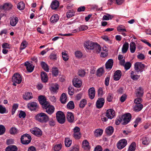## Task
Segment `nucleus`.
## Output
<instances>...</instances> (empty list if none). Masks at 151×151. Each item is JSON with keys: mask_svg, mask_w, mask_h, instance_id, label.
Masks as SVG:
<instances>
[{"mask_svg": "<svg viewBox=\"0 0 151 151\" xmlns=\"http://www.w3.org/2000/svg\"><path fill=\"white\" fill-rule=\"evenodd\" d=\"M35 119L41 123H46L49 120V117L45 113L41 112L37 114L35 116Z\"/></svg>", "mask_w": 151, "mask_h": 151, "instance_id": "f257e3e1", "label": "nucleus"}, {"mask_svg": "<svg viewBox=\"0 0 151 151\" xmlns=\"http://www.w3.org/2000/svg\"><path fill=\"white\" fill-rule=\"evenodd\" d=\"M31 139V136L27 133L24 134L21 138V143L24 145L29 144L30 142Z\"/></svg>", "mask_w": 151, "mask_h": 151, "instance_id": "f03ea898", "label": "nucleus"}, {"mask_svg": "<svg viewBox=\"0 0 151 151\" xmlns=\"http://www.w3.org/2000/svg\"><path fill=\"white\" fill-rule=\"evenodd\" d=\"M56 118L57 121L60 124H63L65 122V115L61 111H59L56 113Z\"/></svg>", "mask_w": 151, "mask_h": 151, "instance_id": "7ed1b4c3", "label": "nucleus"}, {"mask_svg": "<svg viewBox=\"0 0 151 151\" xmlns=\"http://www.w3.org/2000/svg\"><path fill=\"white\" fill-rule=\"evenodd\" d=\"M22 81V78L19 74H15L12 77V81L13 82V85L14 86H16V83L19 84Z\"/></svg>", "mask_w": 151, "mask_h": 151, "instance_id": "20e7f679", "label": "nucleus"}, {"mask_svg": "<svg viewBox=\"0 0 151 151\" xmlns=\"http://www.w3.org/2000/svg\"><path fill=\"white\" fill-rule=\"evenodd\" d=\"M122 117L123 125H126L128 124L132 118L131 114L128 113L124 114Z\"/></svg>", "mask_w": 151, "mask_h": 151, "instance_id": "39448f33", "label": "nucleus"}, {"mask_svg": "<svg viewBox=\"0 0 151 151\" xmlns=\"http://www.w3.org/2000/svg\"><path fill=\"white\" fill-rule=\"evenodd\" d=\"M127 141L125 139H122L119 140L117 144V147L121 150L124 148L127 144Z\"/></svg>", "mask_w": 151, "mask_h": 151, "instance_id": "423d86ee", "label": "nucleus"}, {"mask_svg": "<svg viewBox=\"0 0 151 151\" xmlns=\"http://www.w3.org/2000/svg\"><path fill=\"white\" fill-rule=\"evenodd\" d=\"M13 7V6L11 3H5L3 5L0 6V10L8 11L12 9Z\"/></svg>", "mask_w": 151, "mask_h": 151, "instance_id": "0eeeda50", "label": "nucleus"}, {"mask_svg": "<svg viewBox=\"0 0 151 151\" xmlns=\"http://www.w3.org/2000/svg\"><path fill=\"white\" fill-rule=\"evenodd\" d=\"M43 106L42 108L46 109V112L48 114H51L54 112L55 108L53 106L49 105V103L45 106L44 105Z\"/></svg>", "mask_w": 151, "mask_h": 151, "instance_id": "6e6552de", "label": "nucleus"}, {"mask_svg": "<svg viewBox=\"0 0 151 151\" xmlns=\"http://www.w3.org/2000/svg\"><path fill=\"white\" fill-rule=\"evenodd\" d=\"M144 68V65L142 63L137 62L134 64V69L137 72H142Z\"/></svg>", "mask_w": 151, "mask_h": 151, "instance_id": "1a4fd4ad", "label": "nucleus"}, {"mask_svg": "<svg viewBox=\"0 0 151 151\" xmlns=\"http://www.w3.org/2000/svg\"><path fill=\"white\" fill-rule=\"evenodd\" d=\"M9 20L10 24L13 27L15 26L19 21L18 18L14 16L11 17Z\"/></svg>", "mask_w": 151, "mask_h": 151, "instance_id": "9d476101", "label": "nucleus"}, {"mask_svg": "<svg viewBox=\"0 0 151 151\" xmlns=\"http://www.w3.org/2000/svg\"><path fill=\"white\" fill-rule=\"evenodd\" d=\"M27 107L31 111H34L38 108V105L35 102H32L29 103L27 104Z\"/></svg>", "mask_w": 151, "mask_h": 151, "instance_id": "9b49d317", "label": "nucleus"}, {"mask_svg": "<svg viewBox=\"0 0 151 151\" xmlns=\"http://www.w3.org/2000/svg\"><path fill=\"white\" fill-rule=\"evenodd\" d=\"M115 115V112L112 109H109L107 110L106 114V116L108 119H112Z\"/></svg>", "mask_w": 151, "mask_h": 151, "instance_id": "f8f14e48", "label": "nucleus"}, {"mask_svg": "<svg viewBox=\"0 0 151 151\" xmlns=\"http://www.w3.org/2000/svg\"><path fill=\"white\" fill-rule=\"evenodd\" d=\"M104 99L103 98H99L97 101L96 105L97 108L100 109L103 106L104 103Z\"/></svg>", "mask_w": 151, "mask_h": 151, "instance_id": "ddd939ff", "label": "nucleus"}, {"mask_svg": "<svg viewBox=\"0 0 151 151\" xmlns=\"http://www.w3.org/2000/svg\"><path fill=\"white\" fill-rule=\"evenodd\" d=\"M73 86L77 88L81 87L82 85L81 81L77 78H74L73 80Z\"/></svg>", "mask_w": 151, "mask_h": 151, "instance_id": "4468645a", "label": "nucleus"}, {"mask_svg": "<svg viewBox=\"0 0 151 151\" xmlns=\"http://www.w3.org/2000/svg\"><path fill=\"white\" fill-rule=\"evenodd\" d=\"M94 43L89 41L86 42L84 44V47L88 50H93Z\"/></svg>", "mask_w": 151, "mask_h": 151, "instance_id": "2eb2a0df", "label": "nucleus"}, {"mask_svg": "<svg viewBox=\"0 0 151 151\" xmlns=\"http://www.w3.org/2000/svg\"><path fill=\"white\" fill-rule=\"evenodd\" d=\"M88 95L91 99H93L94 98L95 95V91L94 87H91L88 89Z\"/></svg>", "mask_w": 151, "mask_h": 151, "instance_id": "dca6fc26", "label": "nucleus"}, {"mask_svg": "<svg viewBox=\"0 0 151 151\" xmlns=\"http://www.w3.org/2000/svg\"><path fill=\"white\" fill-rule=\"evenodd\" d=\"M58 85L56 83L52 84L50 88V91L53 93H56L58 92Z\"/></svg>", "mask_w": 151, "mask_h": 151, "instance_id": "f3484780", "label": "nucleus"}, {"mask_svg": "<svg viewBox=\"0 0 151 151\" xmlns=\"http://www.w3.org/2000/svg\"><path fill=\"white\" fill-rule=\"evenodd\" d=\"M25 65L26 66L28 72L30 73L33 71L34 66L31 63L27 61L25 63Z\"/></svg>", "mask_w": 151, "mask_h": 151, "instance_id": "a211bd4d", "label": "nucleus"}, {"mask_svg": "<svg viewBox=\"0 0 151 151\" xmlns=\"http://www.w3.org/2000/svg\"><path fill=\"white\" fill-rule=\"evenodd\" d=\"M38 99L39 102L42 105V107L44 105L45 106L48 103L46 101V99L44 96H39Z\"/></svg>", "mask_w": 151, "mask_h": 151, "instance_id": "6ab92c4d", "label": "nucleus"}, {"mask_svg": "<svg viewBox=\"0 0 151 151\" xmlns=\"http://www.w3.org/2000/svg\"><path fill=\"white\" fill-rule=\"evenodd\" d=\"M121 71L119 70H117L114 73V79L115 81H118L121 78L122 76Z\"/></svg>", "mask_w": 151, "mask_h": 151, "instance_id": "aec40b11", "label": "nucleus"}, {"mask_svg": "<svg viewBox=\"0 0 151 151\" xmlns=\"http://www.w3.org/2000/svg\"><path fill=\"white\" fill-rule=\"evenodd\" d=\"M66 118L68 121L70 122H73L74 118L73 114L71 112H68L67 113Z\"/></svg>", "mask_w": 151, "mask_h": 151, "instance_id": "412c9836", "label": "nucleus"}, {"mask_svg": "<svg viewBox=\"0 0 151 151\" xmlns=\"http://www.w3.org/2000/svg\"><path fill=\"white\" fill-rule=\"evenodd\" d=\"M113 63V60L112 59H109L105 64L106 68V69H111L112 67Z\"/></svg>", "mask_w": 151, "mask_h": 151, "instance_id": "4be33fe9", "label": "nucleus"}, {"mask_svg": "<svg viewBox=\"0 0 151 151\" xmlns=\"http://www.w3.org/2000/svg\"><path fill=\"white\" fill-rule=\"evenodd\" d=\"M82 147L85 150H88L90 149L89 143L86 140H84L82 142Z\"/></svg>", "mask_w": 151, "mask_h": 151, "instance_id": "5701e85b", "label": "nucleus"}, {"mask_svg": "<svg viewBox=\"0 0 151 151\" xmlns=\"http://www.w3.org/2000/svg\"><path fill=\"white\" fill-rule=\"evenodd\" d=\"M59 19L58 15L57 14H54L50 18V21L51 23H56Z\"/></svg>", "mask_w": 151, "mask_h": 151, "instance_id": "b1692460", "label": "nucleus"}, {"mask_svg": "<svg viewBox=\"0 0 151 151\" xmlns=\"http://www.w3.org/2000/svg\"><path fill=\"white\" fill-rule=\"evenodd\" d=\"M59 5V2L58 1L55 0L52 2L50 6L52 9H55L58 7Z\"/></svg>", "mask_w": 151, "mask_h": 151, "instance_id": "393cba45", "label": "nucleus"}, {"mask_svg": "<svg viewBox=\"0 0 151 151\" xmlns=\"http://www.w3.org/2000/svg\"><path fill=\"white\" fill-rule=\"evenodd\" d=\"M130 77L134 80H137L139 78L140 76L137 75L134 71H132L130 73Z\"/></svg>", "mask_w": 151, "mask_h": 151, "instance_id": "a878e982", "label": "nucleus"}, {"mask_svg": "<svg viewBox=\"0 0 151 151\" xmlns=\"http://www.w3.org/2000/svg\"><path fill=\"white\" fill-rule=\"evenodd\" d=\"M41 78L43 82H46L48 80L47 74L44 72H42L41 74Z\"/></svg>", "mask_w": 151, "mask_h": 151, "instance_id": "bb28decb", "label": "nucleus"}, {"mask_svg": "<svg viewBox=\"0 0 151 151\" xmlns=\"http://www.w3.org/2000/svg\"><path fill=\"white\" fill-rule=\"evenodd\" d=\"M23 99L26 100L31 99L33 98L32 94L30 92L26 93L23 96Z\"/></svg>", "mask_w": 151, "mask_h": 151, "instance_id": "cd10ccee", "label": "nucleus"}, {"mask_svg": "<svg viewBox=\"0 0 151 151\" xmlns=\"http://www.w3.org/2000/svg\"><path fill=\"white\" fill-rule=\"evenodd\" d=\"M136 47L135 43L132 41L131 42L130 44V50L131 53H134L135 52L136 50Z\"/></svg>", "mask_w": 151, "mask_h": 151, "instance_id": "c85d7f7f", "label": "nucleus"}, {"mask_svg": "<svg viewBox=\"0 0 151 151\" xmlns=\"http://www.w3.org/2000/svg\"><path fill=\"white\" fill-rule=\"evenodd\" d=\"M143 106L142 104H135L134 106V110L136 111H139L142 110Z\"/></svg>", "mask_w": 151, "mask_h": 151, "instance_id": "c756f323", "label": "nucleus"}, {"mask_svg": "<svg viewBox=\"0 0 151 151\" xmlns=\"http://www.w3.org/2000/svg\"><path fill=\"white\" fill-rule=\"evenodd\" d=\"M129 43L126 42L123 45L122 48V52L123 53H126L129 48Z\"/></svg>", "mask_w": 151, "mask_h": 151, "instance_id": "7c9ffc66", "label": "nucleus"}, {"mask_svg": "<svg viewBox=\"0 0 151 151\" xmlns=\"http://www.w3.org/2000/svg\"><path fill=\"white\" fill-rule=\"evenodd\" d=\"M93 46V50L97 53L100 52L101 49L100 45L96 43H94Z\"/></svg>", "mask_w": 151, "mask_h": 151, "instance_id": "2f4dec72", "label": "nucleus"}, {"mask_svg": "<svg viewBox=\"0 0 151 151\" xmlns=\"http://www.w3.org/2000/svg\"><path fill=\"white\" fill-rule=\"evenodd\" d=\"M67 97L66 94L65 93L62 94L60 97V101L62 104H65L67 102Z\"/></svg>", "mask_w": 151, "mask_h": 151, "instance_id": "473e14b6", "label": "nucleus"}, {"mask_svg": "<svg viewBox=\"0 0 151 151\" xmlns=\"http://www.w3.org/2000/svg\"><path fill=\"white\" fill-rule=\"evenodd\" d=\"M143 93V90L141 87H139L137 89L136 94L137 96H142Z\"/></svg>", "mask_w": 151, "mask_h": 151, "instance_id": "72a5a7b5", "label": "nucleus"}, {"mask_svg": "<svg viewBox=\"0 0 151 151\" xmlns=\"http://www.w3.org/2000/svg\"><path fill=\"white\" fill-rule=\"evenodd\" d=\"M6 151H17V147L14 145H10L7 147L6 149Z\"/></svg>", "mask_w": 151, "mask_h": 151, "instance_id": "f704fd0d", "label": "nucleus"}, {"mask_svg": "<svg viewBox=\"0 0 151 151\" xmlns=\"http://www.w3.org/2000/svg\"><path fill=\"white\" fill-rule=\"evenodd\" d=\"M136 144L133 142L129 146L127 151H134L136 149Z\"/></svg>", "mask_w": 151, "mask_h": 151, "instance_id": "c9c22d12", "label": "nucleus"}, {"mask_svg": "<svg viewBox=\"0 0 151 151\" xmlns=\"http://www.w3.org/2000/svg\"><path fill=\"white\" fill-rule=\"evenodd\" d=\"M72 143V141L68 138H66L65 140V145L66 147H69L70 146Z\"/></svg>", "mask_w": 151, "mask_h": 151, "instance_id": "e433bc0d", "label": "nucleus"}, {"mask_svg": "<svg viewBox=\"0 0 151 151\" xmlns=\"http://www.w3.org/2000/svg\"><path fill=\"white\" fill-rule=\"evenodd\" d=\"M41 65L42 68L45 71L47 72H49V68L48 66L46 63L45 62H42L41 63Z\"/></svg>", "mask_w": 151, "mask_h": 151, "instance_id": "4c0bfd02", "label": "nucleus"}, {"mask_svg": "<svg viewBox=\"0 0 151 151\" xmlns=\"http://www.w3.org/2000/svg\"><path fill=\"white\" fill-rule=\"evenodd\" d=\"M75 12L73 10H69L66 13V17L68 18H70L74 16Z\"/></svg>", "mask_w": 151, "mask_h": 151, "instance_id": "58836bf2", "label": "nucleus"}, {"mask_svg": "<svg viewBox=\"0 0 151 151\" xmlns=\"http://www.w3.org/2000/svg\"><path fill=\"white\" fill-rule=\"evenodd\" d=\"M25 7V4L23 2H19L17 5V8L20 10H23Z\"/></svg>", "mask_w": 151, "mask_h": 151, "instance_id": "ea45409f", "label": "nucleus"}, {"mask_svg": "<svg viewBox=\"0 0 151 151\" xmlns=\"http://www.w3.org/2000/svg\"><path fill=\"white\" fill-rule=\"evenodd\" d=\"M113 17V15H110L109 14H106L103 16V20H108L111 19Z\"/></svg>", "mask_w": 151, "mask_h": 151, "instance_id": "a19ab883", "label": "nucleus"}, {"mask_svg": "<svg viewBox=\"0 0 151 151\" xmlns=\"http://www.w3.org/2000/svg\"><path fill=\"white\" fill-rule=\"evenodd\" d=\"M28 42L26 41H23L21 43L20 49L22 50L24 49L27 46Z\"/></svg>", "mask_w": 151, "mask_h": 151, "instance_id": "79ce46f5", "label": "nucleus"}, {"mask_svg": "<svg viewBox=\"0 0 151 151\" xmlns=\"http://www.w3.org/2000/svg\"><path fill=\"white\" fill-rule=\"evenodd\" d=\"M117 31L119 32H126L127 30L125 28V27L123 25H120L117 27Z\"/></svg>", "mask_w": 151, "mask_h": 151, "instance_id": "37998d69", "label": "nucleus"}, {"mask_svg": "<svg viewBox=\"0 0 151 151\" xmlns=\"http://www.w3.org/2000/svg\"><path fill=\"white\" fill-rule=\"evenodd\" d=\"M67 106L68 108L72 109L74 108V104L73 101H70L68 103Z\"/></svg>", "mask_w": 151, "mask_h": 151, "instance_id": "c03bdc74", "label": "nucleus"}, {"mask_svg": "<svg viewBox=\"0 0 151 151\" xmlns=\"http://www.w3.org/2000/svg\"><path fill=\"white\" fill-rule=\"evenodd\" d=\"M87 104V101L85 99H83L80 101L79 106L81 108H83Z\"/></svg>", "mask_w": 151, "mask_h": 151, "instance_id": "a18cd8bd", "label": "nucleus"}, {"mask_svg": "<svg viewBox=\"0 0 151 151\" xmlns=\"http://www.w3.org/2000/svg\"><path fill=\"white\" fill-rule=\"evenodd\" d=\"M104 70L103 68H101L98 69L97 71V75L98 76H101L104 73Z\"/></svg>", "mask_w": 151, "mask_h": 151, "instance_id": "49530a36", "label": "nucleus"}, {"mask_svg": "<svg viewBox=\"0 0 151 151\" xmlns=\"http://www.w3.org/2000/svg\"><path fill=\"white\" fill-rule=\"evenodd\" d=\"M18 107V104H15L13 105L12 109V114L13 115L15 113Z\"/></svg>", "mask_w": 151, "mask_h": 151, "instance_id": "de8ad7c7", "label": "nucleus"}, {"mask_svg": "<svg viewBox=\"0 0 151 151\" xmlns=\"http://www.w3.org/2000/svg\"><path fill=\"white\" fill-rule=\"evenodd\" d=\"M52 73L54 76H57L58 73V68H53L52 70Z\"/></svg>", "mask_w": 151, "mask_h": 151, "instance_id": "09e8293b", "label": "nucleus"}, {"mask_svg": "<svg viewBox=\"0 0 151 151\" xmlns=\"http://www.w3.org/2000/svg\"><path fill=\"white\" fill-rule=\"evenodd\" d=\"M122 116L118 117L115 121V123L117 125H119L121 122L123 124V121Z\"/></svg>", "mask_w": 151, "mask_h": 151, "instance_id": "8fccbe9b", "label": "nucleus"}, {"mask_svg": "<svg viewBox=\"0 0 151 151\" xmlns=\"http://www.w3.org/2000/svg\"><path fill=\"white\" fill-rule=\"evenodd\" d=\"M73 136L75 139H78L81 137V133H74Z\"/></svg>", "mask_w": 151, "mask_h": 151, "instance_id": "3c124183", "label": "nucleus"}, {"mask_svg": "<svg viewBox=\"0 0 151 151\" xmlns=\"http://www.w3.org/2000/svg\"><path fill=\"white\" fill-rule=\"evenodd\" d=\"M75 55L76 57L78 58H81L83 55L82 52L79 51H76L75 52Z\"/></svg>", "mask_w": 151, "mask_h": 151, "instance_id": "603ef678", "label": "nucleus"}, {"mask_svg": "<svg viewBox=\"0 0 151 151\" xmlns=\"http://www.w3.org/2000/svg\"><path fill=\"white\" fill-rule=\"evenodd\" d=\"M62 146V144L60 143L56 145L54 147V150L55 151H58L61 149Z\"/></svg>", "mask_w": 151, "mask_h": 151, "instance_id": "864d4df0", "label": "nucleus"}, {"mask_svg": "<svg viewBox=\"0 0 151 151\" xmlns=\"http://www.w3.org/2000/svg\"><path fill=\"white\" fill-rule=\"evenodd\" d=\"M125 69L127 70H129L131 66V64L129 62H127L123 66Z\"/></svg>", "mask_w": 151, "mask_h": 151, "instance_id": "5fc2aeb1", "label": "nucleus"}, {"mask_svg": "<svg viewBox=\"0 0 151 151\" xmlns=\"http://www.w3.org/2000/svg\"><path fill=\"white\" fill-rule=\"evenodd\" d=\"M79 146L77 145H75L71 147L70 151H79Z\"/></svg>", "mask_w": 151, "mask_h": 151, "instance_id": "6e6d98bb", "label": "nucleus"}, {"mask_svg": "<svg viewBox=\"0 0 151 151\" xmlns=\"http://www.w3.org/2000/svg\"><path fill=\"white\" fill-rule=\"evenodd\" d=\"M31 132H42L41 130L38 128L35 127L30 130Z\"/></svg>", "mask_w": 151, "mask_h": 151, "instance_id": "4d7b16f0", "label": "nucleus"}, {"mask_svg": "<svg viewBox=\"0 0 151 151\" xmlns=\"http://www.w3.org/2000/svg\"><path fill=\"white\" fill-rule=\"evenodd\" d=\"M68 93L70 95H72L74 94V89L71 86H69L68 88Z\"/></svg>", "mask_w": 151, "mask_h": 151, "instance_id": "13d9d810", "label": "nucleus"}, {"mask_svg": "<svg viewBox=\"0 0 151 151\" xmlns=\"http://www.w3.org/2000/svg\"><path fill=\"white\" fill-rule=\"evenodd\" d=\"M150 143L149 138L147 137H145L143 139L142 143L143 145H147Z\"/></svg>", "mask_w": 151, "mask_h": 151, "instance_id": "bf43d9fd", "label": "nucleus"}, {"mask_svg": "<svg viewBox=\"0 0 151 151\" xmlns=\"http://www.w3.org/2000/svg\"><path fill=\"white\" fill-rule=\"evenodd\" d=\"M62 54L63 60L65 61L68 60L69 58L67 54L64 52H62Z\"/></svg>", "mask_w": 151, "mask_h": 151, "instance_id": "052dcab7", "label": "nucleus"}, {"mask_svg": "<svg viewBox=\"0 0 151 151\" xmlns=\"http://www.w3.org/2000/svg\"><path fill=\"white\" fill-rule=\"evenodd\" d=\"M101 38L104 40L108 42L109 43H111V41L107 36H103L101 37Z\"/></svg>", "mask_w": 151, "mask_h": 151, "instance_id": "680f3d73", "label": "nucleus"}, {"mask_svg": "<svg viewBox=\"0 0 151 151\" xmlns=\"http://www.w3.org/2000/svg\"><path fill=\"white\" fill-rule=\"evenodd\" d=\"M88 28V27L86 25H82L79 27V29L78 30L81 31L86 30Z\"/></svg>", "mask_w": 151, "mask_h": 151, "instance_id": "e2e57ef3", "label": "nucleus"}, {"mask_svg": "<svg viewBox=\"0 0 151 151\" xmlns=\"http://www.w3.org/2000/svg\"><path fill=\"white\" fill-rule=\"evenodd\" d=\"M114 128L111 126H109L107 127L105 130V132H113Z\"/></svg>", "mask_w": 151, "mask_h": 151, "instance_id": "0e129e2a", "label": "nucleus"}, {"mask_svg": "<svg viewBox=\"0 0 151 151\" xmlns=\"http://www.w3.org/2000/svg\"><path fill=\"white\" fill-rule=\"evenodd\" d=\"M142 99L140 98H138L134 100V103L135 104H141V103L142 102Z\"/></svg>", "mask_w": 151, "mask_h": 151, "instance_id": "69168bd1", "label": "nucleus"}, {"mask_svg": "<svg viewBox=\"0 0 151 151\" xmlns=\"http://www.w3.org/2000/svg\"><path fill=\"white\" fill-rule=\"evenodd\" d=\"M25 113L22 111H21L19 114V116L20 118H24L26 116Z\"/></svg>", "mask_w": 151, "mask_h": 151, "instance_id": "338daca9", "label": "nucleus"}, {"mask_svg": "<svg viewBox=\"0 0 151 151\" xmlns=\"http://www.w3.org/2000/svg\"><path fill=\"white\" fill-rule=\"evenodd\" d=\"M6 108L2 105H0V113L3 114L6 112Z\"/></svg>", "mask_w": 151, "mask_h": 151, "instance_id": "774afa93", "label": "nucleus"}]
</instances>
